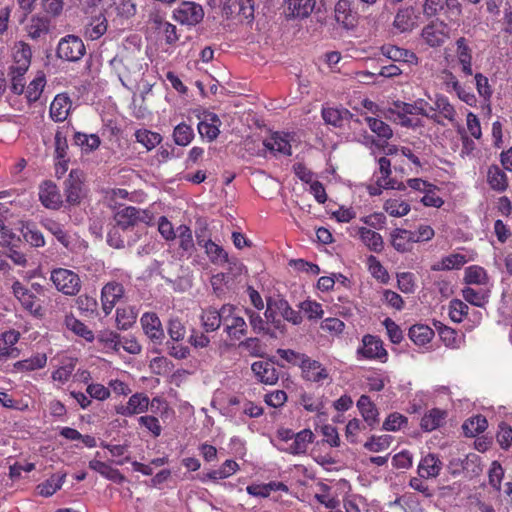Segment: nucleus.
I'll list each match as a JSON object with an SVG mask.
<instances>
[{
	"instance_id": "1",
	"label": "nucleus",
	"mask_w": 512,
	"mask_h": 512,
	"mask_svg": "<svg viewBox=\"0 0 512 512\" xmlns=\"http://www.w3.org/2000/svg\"><path fill=\"white\" fill-rule=\"evenodd\" d=\"M110 64L126 87L128 83L136 81L143 74L139 49L122 50L110 61Z\"/></svg>"
},
{
	"instance_id": "2",
	"label": "nucleus",
	"mask_w": 512,
	"mask_h": 512,
	"mask_svg": "<svg viewBox=\"0 0 512 512\" xmlns=\"http://www.w3.org/2000/svg\"><path fill=\"white\" fill-rule=\"evenodd\" d=\"M50 280L57 291L66 296H75L81 290V280L77 273L65 268L51 271Z\"/></svg>"
},
{
	"instance_id": "3",
	"label": "nucleus",
	"mask_w": 512,
	"mask_h": 512,
	"mask_svg": "<svg viewBox=\"0 0 512 512\" xmlns=\"http://www.w3.org/2000/svg\"><path fill=\"white\" fill-rule=\"evenodd\" d=\"M222 318L224 332L231 340H240L247 334V324L231 304L222 305Z\"/></svg>"
},
{
	"instance_id": "4",
	"label": "nucleus",
	"mask_w": 512,
	"mask_h": 512,
	"mask_svg": "<svg viewBox=\"0 0 512 512\" xmlns=\"http://www.w3.org/2000/svg\"><path fill=\"white\" fill-rule=\"evenodd\" d=\"M114 219L119 227L127 229L138 223L151 224L153 215L147 210L127 206L117 211Z\"/></svg>"
},
{
	"instance_id": "5",
	"label": "nucleus",
	"mask_w": 512,
	"mask_h": 512,
	"mask_svg": "<svg viewBox=\"0 0 512 512\" xmlns=\"http://www.w3.org/2000/svg\"><path fill=\"white\" fill-rule=\"evenodd\" d=\"M356 354L358 359H378L381 362H386L388 356L382 341L370 334L363 336L362 344L358 347Z\"/></svg>"
},
{
	"instance_id": "6",
	"label": "nucleus",
	"mask_w": 512,
	"mask_h": 512,
	"mask_svg": "<svg viewBox=\"0 0 512 512\" xmlns=\"http://www.w3.org/2000/svg\"><path fill=\"white\" fill-rule=\"evenodd\" d=\"M85 51L83 41L75 35H67L62 38L57 47L58 57L71 62L80 60Z\"/></svg>"
},
{
	"instance_id": "7",
	"label": "nucleus",
	"mask_w": 512,
	"mask_h": 512,
	"mask_svg": "<svg viewBox=\"0 0 512 512\" xmlns=\"http://www.w3.org/2000/svg\"><path fill=\"white\" fill-rule=\"evenodd\" d=\"M419 20L420 14L415 7H401L396 11L392 26L399 33H407L418 27Z\"/></svg>"
},
{
	"instance_id": "8",
	"label": "nucleus",
	"mask_w": 512,
	"mask_h": 512,
	"mask_svg": "<svg viewBox=\"0 0 512 512\" xmlns=\"http://www.w3.org/2000/svg\"><path fill=\"white\" fill-rule=\"evenodd\" d=\"M173 17L183 25L193 26L202 21L204 11L202 6L195 2H183L174 10Z\"/></svg>"
},
{
	"instance_id": "9",
	"label": "nucleus",
	"mask_w": 512,
	"mask_h": 512,
	"mask_svg": "<svg viewBox=\"0 0 512 512\" xmlns=\"http://www.w3.org/2000/svg\"><path fill=\"white\" fill-rule=\"evenodd\" d=\"M421 36L430 47H439L449 38L448 26L443 21L434 20L424 26Z\"/></svg>"
},
{
	"instance_id": "10",
	"label": "nucleus",
	"mask_w": 512,
	"mask_h": 512,
	"mask_svg": "<svg viewBox=\"0 0 512 512\" xmlns=\"http://www.w3.org/2000/svg\"><path fill=\"white\" fill-rule=\"evenodd\" d=\"M12 291L24 309L35 316L43 315V310L37 301V297L21 282L15 281L12 285Z\"/></svg>"
},
{
	"instance_id": "11",
	"label": "nucleus",
	"mask_w": 512,
	"mask_h": 512,
	"mask_svg": "<svg viewBox=\"0 0 512 512\" xmlns=\"http://www.w3.org/2000/svg\"><path fill=\"white\" fill-rule=\"evenodd\" d=\"M150 400L144 393H135L130 396L126 404L115 407L117 414L125 417L142 414L148 410Z\"/></svg>"
},
{
	"instance_id": "12",
	"label": "nucleus",
	"mask_w": 512,
	"mask_h": 512,
	"mask_svg": "<svg viewBox=\"0 0 512 512\" xmlns=\"http://www.w3.org/2000/svg\"><path fill=\"white\" fill-rule=\"evenodd\" d=\"M455 57L457 63L460 66L462 73L465 76H471L473 74L472 69V48L469 45L468 39L465 37H459L455 41Z\"/></svg>"
},
{
	"instance_id": "13",
	"label": "nucleus",
	"mask_w": 512,
	"mask_h": 512,
	"mask_svg": "<svg viewBox=\"0 0 512 512\" xmlns=\"http://www.w3.org/2000/svg\"><path fill=\"white\" fill-rule=\"evenodd\" d=\"M31 61V49L30 46L23 42H18L13 48V63L10 66L11 73H18V75H24Z\"/></svg>"
},
{
	"instance_id": "14",
	"label": "nucleus",
	"mask_w": 512,
	"mask_h": 512,
	"mask_svg": "<svg viewBox=\"0 0 512 512\" xmlns=\"http://www.w3.org/2000/svg\"><path fill=\"white\" fill-rule=\"evenodd\" d=\"M301 369L303 378L307 381L323 383L325 380L329 379L327 369L323 367L320 362L312 360L308 356L303 358L301 362Z\"/></svg>"
},
{
	"instance_id": "15",
	"label": "nucleus",
	"mask_w": 512,
	"mask_h": 512,
	"mask_svg": "<svg viewBox=\"0 0 512 512\" xmlns=\"http://www.w3.org/2000/svg\"><path fill=\"white\" fill-rule=\"evenodd\" d=\"M101 457L102 456L100 452H96L95 457L88 463L89 468L107 480L116 482L118 484L123 483L126 480L125 476L118 469L113 468L110 464L98 459Z\"/></svg>"
},
{
	"instance_id": "16",
	"label": "nucleus",
	"mask_w": 512,
	"mask_h": 512,
	"mask_svg": "<svg viewBox=\"0 0 512 512\" xmlns=\"http://www.w3.org/2000/svg\"><path fill=\"white\" fill-rule=\"evenodd\" d=\"M124 288L120 283L109 282L101 290L102 309L106 315L110 314L116 303L122 298Z\"/></svg>"
},
{
	"instance_id": "17",
	"label": "nucleus",
	"mask_w": 512,
	"mask_h": 512,
	"mask_svg": "<svg viewBox=\"0 0 512 512\" xmlns=\"http://www.w3.org/2000/svg\"><path fill=\"white\" fill-rule=\"evenodd\" d=\"M39 199L48 209H59L63 203L62 196L52 181H45L39 187Z\"/></svg>"
},
{
	"instance_id": "18",
	"label": "nucleus",
	"mask_w": 512,
	"mask_h": 512,
	"mask_svg": "<svg viewBox=\"0 0 512 512\" xmlns=\"http://www.w3.org/2000/svg\"><path fill=\"white\" fill-rule=\"evenodd\" d=\"M263 145L274 156H290L292 154L290 140L286 134L275 132L264 139Z\"/></svg>"
},
{
	"instance_id": "19",
	"label": "nucleus",
	"mask_w": 512,
	"mask_h": 512,
	"mask_svg": "<svg viewBox=\"0 0 512 512\" xmlns=\"http://www.w3.org/2000/svg\"><path fill=\"white\" fill-rule=\"evenodd\" d=\"M66 202L70 205L79 204L82 192V174L78 170H72L68 179L65 181Z\"/></svg>"
},
{
	"instance_id": "20",
	"label": "nucleus",
	"mask_w": 512,
	"mask_h": 512,
	"mask_svg": "<svg viewBox=\"0 0 512 512\" xmlns=\"http://www.w3.org/2000/svg\"><path fill=\"white\" fill-rule=\"evenodd\" d=\"M144 333L153 342L161 343L164 339V331L161 321L155 313H144L140 319Z\"/></svg>"
},
{
	"instance_id": "21",
	"label": "nucleus",
	"mask_w": 512,
	"mask_h": 512,
	"mask_svg": "<svg viewBox=\"0 0 512 512\" xmlns=\"http://www.w3.org/2000/svg\"><path fill=\"white\" fill-rule=\"evenodd\" d=\"M116 0H81L85 14L90 16H103L106 19L113 15Z\"/></svg>"
},
{
	"instance_id": "22",
	"label": "nucleus",
	"mask_w": 512,
	"mask_h": 512,
	"mask_svg": "<svg viewBox=\"0 0 512 512\" xmlns=\"http://www.w3.org/2000/svg\"><path fill=\"white\" fill-rule=\"evenodd\" d=\"M221 120L212 112H204L202 120L198 123V132L208 141L215 140L220 133Z\"/></svg>"
},
{
	"instance_id": "23",
	"label": "nucleus",
	"mask_w": 512,
	"mask_h": 512,
	"mask_svg": "<svg viewBox=\"0 0 512 512\" xmlns=\"http://www.w3.org/2000/svg\"><path fill=\"white\" fill-rule=\"evenodd\" d=\"M313 440V432L310 429H304L296 433L293 440L287 446L280 447L279 449L292 455L305 454Z\"/></svg>"
},
{
	"instance_id": "24",
	"label": "nucleus",
	"mask_w": 512,
	"mask_h": 512,
	"mask_svg": "<svg viewBox=\"0 0 512 512\" xmlns=\"http://www.w3.org/2000/svg\"><path fill=\"white\" fill-rule=\"evenodd\" d=\"M352 236H358L361 242L371 251L379 253L384 249V241L382 236L366 227H355Z\"/></svg>"
},
{
	"instance_id": "25",
	"label": "nucleus",
	"mask_w": 512,
	"mask_h": 512,
	"mask_svg": "<svg viewBox=\"0 0 512 512\" xmlns=\"http://www.w3.org/2000/svg\"><path fill=\"white\" fill-rule=\"evenodd\" d=\"M353 0H338L335 5V20L347 29L354 28L357 23L356 13L352 11Z\"/></svg>"
},
{
	"instance_id": "26",
	"label": "nucleus",
	"mask_w": 512,
	"mask_h": 512,
	"mask_svg": "<svg viewBox=\"0 0 512 512\" xmlns=\"http://www.w3.org/2000/svg\"><path fill=\"white\" fill-rule=\"evenodd\" d=\"M442 466L443 463L438 456L430 453L422 457L418 464L417 472L421 478H436L440 474Z\"/></svg>"
},
{
	"instance_id": "27",
	"label": "nucleus",
	"mask_w": 512,
	"mask_h": 512,
	"mask_svg": "<svg viewBox=\"0 0 512 512\" xmlns=\"http://www.w3.org/2000/svg\"><path fill=\"white\" fill-rule=\"evenodd\" d=\"M72 107V102L66 94H58L50 105V116L56 122L64 121Z\"/></svg>"
},
{
	"instance_id": "28",
	"label": "nucleus",
	"mask_w": 512,
	"mask_h": 512,
	"mask_svg": "<svg viewBox=\"0 0 512 512\" xmlns=\"http://www.w3.org/2000/svg\"><path fill=\"white\" fill-rule=\"evenodd\" d=\"M251 369L257 379L268 385H273L278 381V373L273 364L266 361H256Z\"/></svg>"
},
{
	"instance_id": "29",
	"label": "nucleus",
	"mask_w": 512,
	"mask_h": 512,
	"mask_svg": "<svg viewBox=\"0 0 512 512\" xmlns=\"http://www.w3.org/2000/svg\"><path fill=\"white\" fill-rule=\"evenodd\" d=\"M390 236L391 245L400 253L409 251L412 244L415 243L414 232L406 229L396 228L391 232Z\"/></svg>"
},
{
	"instance_id": "30",
	"label": "nucleus",
	"mask_w": 512,
	"mask_h": 512,
	"mask_svg": "<svg viewBox=\"0 0 512 512\" xmlns=\"http://www.w3.org/2000/svg\"><path fill=\"white\" fill-rule=\"evenodd\" d=\"M50 29V20L46 16H32L26 25V31L31 39H40L46 36Z\"/></svg>"
},
{
	"instance_id": "31",
	"label": "nucleus",
	"mask_w": 512,
	"mask_h": 512,
	"mask_svg": "<svg viewBox=\"0 0 512 512\" xmlns=\"http://www.w3.org/2000/svg\"><path fill=\"white\" fill-rule=\"evenodd\" d=\"M404 108V112H409L411 114H418L425 116L434 122L441 124V121L439 119V115L437 113H433V106L430 105L426 100L424 99H417L413 103H405L402 105Z\"/></svg>"
},
{
	"instance_id": "32",
	"label": "nucleus",
	"mask_w": 512,
	"mask_h": 512,
	"mask_svg": "<svg viewBox=\"0 0 512 512\" xmlns=\"http://www.w3.org/2000/svg\"><path fill=\"white\" fill-rule=\"evenodd\" d=\"M201 325L206 332H213L223 325L222 307L217 310L214 307L203 309L200 315Z\"/></svg>"
},
{
	"instance_id": "33",
	"label": "nucleus",
	"mask_w": 512,
	"mask_h": 512,
	"mask_svg": "<svg viewBox=\"0 0 512 512\" xmlns=\"http://www.w3.org/2000/svg\"><path fill=\"white\" fill-rule=\"evenodd\" d=\"M381 53L383 56L395 62L415 63L417 61V57L413 52L394 45L382 46Z\"/></svg>"
},
{
	"instance_id": "34",
	"label": "nucleus",
	"mask_w": 512,
	"mask_h": 512,
	"mask_svg": "<svg viewBox=\"0 0 512 512\" xmlns=\"http://www.w3.org/2000/svg\"><path fill=\"white\" fill-rule=\"evenodd\" d=\"M469 259L461 253H452L431 266L433 271L453 270L463 267Z\"/></svg>"
},
{
	"instance_id": "35",
	"label": "nucleus",
	"mask_w": 512,
	"mask_h": 512,
	"mask_svg": "<svg viewBox=\"0 0 512 512\" xmlns=\"http://www.w3.org/2000/svg\"><path fill=\"white\" fill-rule=\"evenodd\" d=\"M487 182L491 189L498 192H503L508 187L507 175L497 165L488 168Z\"/></svg>"
},
{
	"instance_id": "36",
	"label": "nucleus",
	"mask_w": 512,
	"mask_h": 512,
	"mask_svg": "<svg viewBox=\"0 0 512 512\" xmlns=\"http://www.w3.org/2000/svg\"><path fill=\"white\" fill-rule=\"evenodd\" d=\"M66 479V473L54 474L45 482L37 486V492L43 497L52 496L61 489Z\"/></svg>"
},
{
	"instance_id": "37",
	"label": "nucleus",
	"mask_w": 512,
	"mask_h": 512,
	"mask_svg": "<svg viewBox=\"0 0 512 512\" xmlns=\"http://www.w3.org/2000/svg\"><path fill=\"white\" fill-rule=\"evenodd\" d=\"M403 104L404 102H395L393 107H390L387 110H385L384 116L386 119L397 122L404 127H410L413 125L412 120L408 116L410 115V113L403 111Z\"/></svg>"
},
{
	"instance_id": "38",
	"label": "nucleus",
	"mask_w": 512,
	"mask_h": 512,
	"mask_svg": "<svg viewBox=\"0 0 512 512\" xmlns=\"http://www.w3.org/2000/svg\"><path fill=\"white\" fill-rule=\"evenodd\" d=\"M293 17H307L314 9L316 0H286Z\"/></svg>"
},
{
	"instance_id": "39",
	"label": "nucleus",
	"mask_w": 512,
	"mask_h": 512,
	"mask_svg": "<svg viewBox=\"0 0 512 512\" xmlns=\"http://www.w3.org/2000/svg\"><path fill=\"white\" fill-rule=\"evenodd\" d=\"M137 311L133 307H119L116 310V325L120 330H128L135 324Z\"/></svg>"
},
{
	"instance_id": "40",
	"label": "nucleus",
	"mask_w": 512,
	"mask_h": 512,
	"mask_svg": "<svg viewBox=\"0 0 512 512\" xmlns=\"http://www.w3.org/2000/svg\"><path fill=\"white\" fill-rule=\"evenodd\" d=\"M357 407L369 426H373L377 423L378 411L368 396L362 395L357 401Z\"/></svg>"
},
{
	"instance_id": "41",
	"label": "nucleus",
	"mask_w": 512,
	"mask_h": 512,
	"mask_svg": "<svg viewBox=\"0 0 512 512\" xmlns=\"http://www.w3.org/2000/svg\"><path fill=\"white\" fill-rule=\"evenodd\" d=\"M439 114L450 122H454L456 118V110L449 100L443 95H436L433 105V113Z\"/></svg>"
},
{
	"instance_id": "42",
	"label": "nucleus",
	"mask_w": 512,
	"mask_h": 512,
	"mask_svg": "<svg viewBox=\"0 0 512 512\" xmlns=\"http://www.w3.org/2000/svg\"><path fill=\"white\" fill-rule=\"evenodd\" d=\"M92 20L85 29V35L91 40H97L107 31V19L103 16H91Z\"/></svg>"
},
{
	"instance_id": "43",
	"label": "nucleus",
	"mask_w": 512,
	"mask_h": 512,
	"mask_svg": "<svg viewBox=\"0 0 512 512\" xmlns=\"http://www.w3.org/2000/svg\"><path fill=\"white\" fill-rule=\"evenodd\" d=\"M433 336V330L426 325H414L409 329V338L419 346L429 343Z\"/></svg>"
},
{
	"instance_id": "44",
	"label": "nucleus",
	"mask_w": 512,
	"mask_h": 512,
	"mask_svg": "<svg viewBox=\"0 0 512 512\" xmlns=\"http://www.w3.org/2000/svg\"><path fill=\"white\" fill-rule=\"evenodd\" d=\"M65 326L70 331L74 332L76 335L84 338L87 341H92L94 339L93 332L81 321L76 319L73 315H66L65 317Z\"/></svg>"
},
{
	"instance_id": "45",
	"label": "nucleus",
	"mask_w": 512,
	"mask_h": 512,
	"mask_svg": "<svg viewBox=\"0 0 512 512\" xmlns=\"http://www.w3.org/2000/svg\"><path fill=\"white\" fill-rule=\"evenodd\" d=\"M97 340L104 346L105 349H109L114 352H119L121 349L122 337L114 331H100L97 335Z\"/></svg>"
},
{
	"instance_id": "46",
	"label": "nucleus",
	"mask_w": 512,
	"mask_h": 512,
	"mask_svg": "<svg viewBox=\"0 0 512 512\" xmlns=\"http://www.w3.org/2000/svg\"><path fill=\"white\" fill-rule=\"evenodd\" d=\"M21 233L27 243L34 247H42L45 245V239L41 231L32 223L22 225Z\"/></svg>"
},
{
	"instance_id": "47",
	"label": "nucleus",
	"mask_w": 512,
	"mask_h": 512,
	"mask_svg": "<svg viewBox=\"0 0 512 512\" xmlns=\"http://www.w3.org/2000/svg\"><path fill=\"white\" fill-rule=\"evenodd\" d=\"M488 280L485 269L480 266L473 265L465 269L464 281L467 284L486 285Z\"/></svg>"
},
{
	"instance_id": "48",
	"label": "nucleus",
	"mask_w": 512,
	"mask_h": 512,
	"mask_svg": "<svg viewBox=\"0 0 512 512\" xmlns=\"http://www.w3.org/2000/svg\"><path fill=\"white\" fill-rule=\"evenodd\" d=\"M274 306L286 321L294 325H299L302 322L300 313L295 311L286 300L279 299L274 302Z\"/></svg>"
},
{
	"instance_id": "49",
	"label": "nucleus",
	"mask_w": 512,
	"mask_h": 512,
	"mask_svg": "<svg viewBox=\"0 0 512 512\" xmlns=\"http://www.w3.org/2000/svg\"><path fill=\"white\" fill-rule=\"evenodd\" d=\"M462 296L468 303L477 307H484L488 302V290L485 289L466 287L462 290Z\"/></svg>"
},
{
	"instance_id": "50",
	"label": "nucleus",
	"mask_w": 512,
	"mask_h": 512,
	"mask_svg": "<svg viewBox=\"0 0 512 512\" xmlns=\"http://www.w3.org/2000/svg\"><path fill=\"white\" fill-rule=\"evenodd\" d=\"M446 413L440 409H432L421 419V427L426 431L438 428L445 419Z\"/></svg>"
},
{
	"instance_id": "51",
	"label": "nucleus",
	"mask_w": 512,
	"mask_h": 512,
	"mask_svg": "<svg viewBox=\"0 0 512 512\" xmlns=\"http://www.w3.org/2000/svg\"><path fill=\"white\" fill-rule=\"evenodd\" d=\"M239 466L234 460H226L219 469L213 470L205 475L203 481L207 478L210 480L226 479L233 475Z\"/></svg>"
},
{
	"instance_id": "52",
	"label": "nucleus",
	"mask_w": 512,
	"mask_h": 512,
	"mask_svg": "<svg viewBox=\"0 0 512 512\" xmlns=\"http://www.w3.org/2000/svg\"><path fill=\"white\" fill-rule=\"evenodd\" d=\"M194 139V131L188 124L182 122L173 130V140L179 146H187Z\"/></svg>"
},
{
	"instance_id": "53",
	"label": "nucleus",
	"mask_w": 512,
	"mask_h": 512,
	"mask_svg": "<svg viewBox=\"0 0 512 512\" xmlns=\"http://www.w3.org/2000/svg\"><path fill=\"white\" fill-rule=\"evenodd\" d=\"M383 209L392 217H403L410 212V205L401 199H388Z\"/></svg>"
},
{
	"instance_id": "54",
	"label": "nucleus",
	"mask_w": 512,
	"mask_h": 512,
	"mask_svg": "<svg viewBox=\"0 0 512 512\" xmlns=\"http://www.w3.org/2000/svg\"><path fill=\"white\" fill-rule=\"evenodd\" d=\"M74 141L77 146H80L85 152L96 150L100 145V138L96 134H85L77 132L74 135Z\"/></svg>"
},
{
	"instance_id": "55",
	"label": "nucleus",
	"mask_w": 512,
	"mask_h": 512,
	"mask_svg": "<svg viewBox=\"0 0 512 512\" xmlns=\"http://www.w3.org/2000/svg\"><path fill=\"white\" fill-rule=\"evenodd\" d=\"M135 138L138 143H141L147 150L156 147L162 140L159 133L152 132L146 129H140L135 132Z\"/></svg>"
},
{
	"instance_id": "56",
	"label": "nucleus",
	"mask_w": 512,
	"mask_h": 512,
	"mask_svg": "<svg viewBox=\"0 0 512 512\" xmlns=\"http://www.w3.org/2000/svg\"><path fill=\"white\" fill-rule=\"evenodd\" d=\"M299 404L308 412H321L324 403L321 398L315 397L313 394L302 391L299 394Z\"/></svg>"
},
{
	"instance_id": "57",
	"label": "nucleus",
	"mask_w": 512,
	"mask_h": 512,
	"mask_svg": "<svg viewBox=\"0 0 512 512\" xmlns=\"http://www.w3.org/2000/svg\"><path fill=\"white\" fill-rule=\"evenodd\" d=\"M369 128L379 138L388 140L393 136V131L388 124L378 118L366 117L365 118Z\"/></svg>"
},
{
	"instance_id": "58",
	"label": "nucleus",
	"mask_w": 512,
	"mask_h": 512,
	"mask_svg": "<svg viewBox=\"0 0 512 512\" xmlns=\"http://www.w3.org/2000/svg\"><path fill=\"white\" fill-rule=\"evenodd\" d=\"M43 226L47 229L52 235H54L57 240L65 247L70 245V236L64 230L63 225L51 220L47 219L43 222Z\"/></svg>"
},
{
	"instance_id": "59",
	"label": "nucleus",
	"mask_w": 512,
	"mask_h": 512,
	"mask_svg": "<svg viewBox=\"0 0 512 512\" xmlns=\"http://www.w3.org/2000/svg\"><path fill=\"white\" fill-rule=\"evenodd\" d=\"M379 164V172L377 174V180L376 183L379 187H382L383 189L385 187H393L391 184V162L386 157H381L378 160Z\"/></svg>"
},
{
	"instance_id": "60",
	"label": "nucleus",
	"mask_w": 512,
	"mask_h": 512,
	"mask_svg": "<svg viewBox=\"0 0 512 512\" xmlns=\"http://www.w3.org/2000/svg\"><path fill=\"white\" fill-rule=\"evenodd\" d=\"M46 80L43 73H39L27 86L26 97L29 102L37 101L45 87Z\"/></svg>"
},
{
	"instance_id": "61",
	"label": "nucleus",
	"mask_w": 512,
	"mask_h": 512,
	"mask_svg": "<svg viewBox=\"0 0 512 512\" xmlns=\"http://www.w3.org/2000/svg\"><path fill=\"white\" fill-rule=\"evenodd\" d=\"M203 247L211 262L215 264H222L227 261V253L223 250L222 247L212 242L211 240L204 242Z\"/></svg>"
},
{
	"instance_id": "62",
	"label": "nucleus",
	"mask_w": 512,
	"mask_h": 512,
	"mask_svg": "<svg viewBox=\"0 0 512 512\" xmlns=\"http://www.w3.org/2000/svg\"><path fill=\"white\" fill-rule=\"evenodd\" d=\"M487 428V420L481 415L470 418L463 424L465 434L468 436H475L483 432Z\"/></svg>"
},
{
	"instance_id": "63",
	"label": "nucleus",
	"mask_w": 512,
	"mask_h": 512,
	"mask_svg": "<svg viewBox=\"0 0 512 512\" xmlns=\"http://www.w3.org/2000/svg\"><path fill=\"white\" fill-rule=\"evenodd\" d=\"M301 311L309 320H317L323 317L324 311L320 303L312 300H305L299 305Z\"/></svg>"
},
{
	"instance_id": "64",
	"label": "nucleus",
	"mask_w": 512,
	"mask_h": 512,
	"mask_svg": "<svg viewBox=\"0 0 512 512\" xmlns=\"http://www.w3.org/2000/svg\"><path fill=\"white\" fill-rule=\"evenodd\" d=\"M468 313V306L459 299H453L449 303V317L453 322H462Z\"/></svg>"
}]
</instances>
